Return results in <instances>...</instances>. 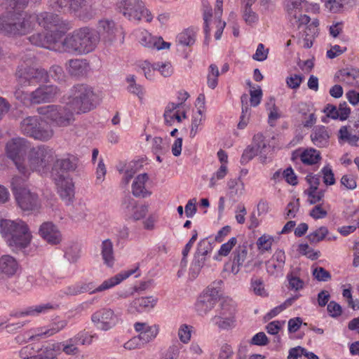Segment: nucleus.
<instances>
[{
    "instance_id": "nucleus-1",
    "label": "nucleus",
    "mask_w": 359,
    "mask_h": 359,
    "mask_svg": "<svg viewBox=\"0 0 359 359\" xmlns=\"http://www.w3.org/2000/svg\"><path fill=\"white\" fill-rule=\"evenodd\" d=\"M99 41V34L95 29L83 27L68 34L60 41L59 51L76 55L86 54L96 48Z\"/></svg>"
},
{
    "instance_id": "nucleus-2",
    "label": "nucleus",
    "mask_w": 359,
    "mask_h": 359,
    "mask_svg": "<svg viewBox=\"0 0 359 359\" xmlns=\"http://www.w3.org/2000/svg\"><path fill=\"white\" fill-rule=\"evenodd\" d=\"M34 29L32 14L6 12L0 15V32L9 36L26 35Z\"/></svg>"
},
{
    "instance_id": "nucleus-3",
    "label": "nucleus",
    "mask_w": 359,
    "mask_h": 359,
    "mask_svg": "<svg viewBox=\"0 0 359 359\" xmlns=\"http://www.w3.org/2000/svg\"><path fill=\"white\" fill-rule=\"evenodd\" d=\"M0 231L2 236L6 239L8 245L13 248V251L27 248L31 241V233L27 225L22 221L16 222L1 219Z\"/></svg>"
},
{
    "instance_id": "nucleus-4",
    "label": "nucleus",
    "mask_w": 359,
    "mask_h": 359,
    "mask_svg": "<svg viewBox=\"0 0 359 359\" xmlns=\"http://www.w3.org/2000/svg\"><path fill=\"white\" fill-rule=\"evenodd\" d=\"M95 97L91 86L84 83L76 84L71 89L67 105L76 114L86 113L95 108Z\"/></svg>"
},
{
    "instance_id": "nucleus-5",
    "label": "nucleus",
    "mask_w": 359,
    "mask_h": 359,
    "mask_svg": "<svg viewBox=\"0 0 359 359\" xmlns=\"http://www.w3.org/2000/svg\"><path fill=\"white\" fill-rule=\"evenodd\" d=\"M21 133L29 137L40 141H48L53 135L50 126L37 116H27L20 123Z\"/></svg>"
},
{
    "instance_id": "nucleus-6",
    "label": "nucleus",
    "mask_w": 359,
    "mask_h": 359,
    "mask_svg": "<svg viewBox=\"0 0 359 359\" xmlns=\"http://www.w3.org/2000/svg\"><path fill=\"white\" fill-rule=\"evenodd\" d=\"M116 5L118 12L130 21L138 22L142 18H145L146 21L150 22L153 19L151 13L140 0H119Z\"/></svg>"
},
{
    "instance_id": "nucleus-7",
    "label": "nucleus",
    "mask_w": 359,
    "mask_h": 359,
    "mask_svg": "<svg viewBox=\"0 0 359 359\" xmlns=\"http://www.w3.org/2000/svg\"><path fill=\"white\" fill-rule=\"evenodd\" d=\"M222 283V280L213 282L198 297L195 308L200 316L206 315L218 302L222 295L221 285Z\"/></svg>"
},
{
    "instance_id": "nucleus-8",
    "label": "nucleus",
    "mask_w": 359,
    "mask_h": 359,
    "mask_svg": "<svg viewBox=\"0 0 359 359\" xmlns=\"http://www.w3.org/2000/svg\"><path fill=\"white\" fill-rule=\"evenodd\" d=\"M37 111L39 114L46 116L53 123L59 127L69 126L74 120L72 110L65 107L57 105H48L39 107Z\"/></svg>"
},
{
    "instance_id": "nucleus-9",
    "label": "nucleus",
    "mask_w": 359,
    "mask_h": 359,
    "mask_svg": "<svg viewBox=\"0 0 359 359\" xmlns=\"http://www.w3.org/2000/svg\"><path fill=\"white\" fill-rule=\"evenodd\" d=\"M27 149V141L20 137L12 139L6 145L7 156L15 163L19 172L25 176L27 172L29 174V170L20 161L26 154Z\"/></svg>"
},
{
    "instance_id": "nucleus-10",
    "label": "nucleus",
    "mask_w": 359,
    "mask_h": 359,
    "mask_svg": "<svg viewBox=\"0 0 359 359\" xmlns=\"http://www.w3.org/2000/svg\"><path fill=\"white\" fill-rule=\"evenodd\" d=\"M138 269L139 265H137L134 269H130L128 271L121 272L115 275L114 276L104 280L100 286L95 288L93 283L77 284L79 294L84 292H89L90 294H93L95 292L108 290L119 284L123 280L126 279L127 278L135 273L138 270Z\"/></svg>"
},
{
    "instance_id": "nucleus-11",
    "label": "nucleus",
    "mask_w": 359,
    "mask_h": 359,
    "mask_svg": "<svg viewBox=\"0 0 359 359\" xmlns=\"http://www.w3.org/2000/svg\"><path fill=\"white\" fill-rule=\"evenodd\" d=\"M16 76L18 83L25 86L50 81L49 74L44 69L24 67L23 65L18 67Z\"/></svg>"
},
{
    "instance_id": "nucleus-12",
    "label": "nucleus",
    "mask_w": 359,
    "mask_h": 359,
    "mask_svg": "<svg viewBox=\"0 0 359 359\" xmlns=\"http://www.w3.org/2000/svg\"><path fill=\"white\" fill-rule=\"evenodd\" d=\"M53 160L54 151L44 145L33 148L29 156L30 168L39 172L47 168Z\"/></svg>"
},
{
    "instance_id": "nucleus-13",
    "label": "nucleus",
    "mask_w": 359,
    "mask_h": 359,
    "mask_svg": "<svg viewBox=\"0 0 359 359\" xmlns=\"http://www.w3.org/2000/svg\"><path fill=\"white\" fill-rule=\"evenodd\" d=\"M34 18V27L37 22L39 26L51 33L64 32L68 29V24L57 14L50 12H41L39 14H32Z\"/></svg>"
},
{
    "instance_id": "nucleus-14",
    "label": "nucleus",
    "mask_w": 359,
    "mask_h": 359,
    "mask_svg": "<svg viewBox=\"0 0 359 359\" xmlns=\"http://www.w3.org/2000/svg\"><path fill=\"white\" fill-rule=\"evenodd\" d=\"M31 348L29 346H25L20 351V355L22 359H57V355L61 352V344L59 343H48L41 346L36 351V355L27 356V354H31L29 351Z\"/></svg>"
},
{
    "instance_id": "nucleus-15",
    "label": "nucleus",
    "mask_w": 359,
    "mask_h": 359,
    "mask_svg": "<svg viewBox=\"0 0 359 359\" xmlns=\"http://www.w3.org/2000/svg\"><path fill=\"white\" fill-rule=\"evenodd\" d=\"M64 36V32L55 33H36L30 36L28 39L36 46L59 50L60 39Z\"/></svg>"
},
{
    "instance_id": "nucleus-16",
    "label": "nucleus",
    "mask_w": 359,
    "mask_h": 359,
    "mask_svg": "<svg viewBox=\"0 0 359 359\" xmlns=\"http://www.w3.org/2000/svg\"><path fill=\"white\" fill-rule=\"evenodd\" d=\"M91 320L98 329L107 331L116 325L118 318L111 309L103 308L92 315Z\"/></svg>"
},
{
    "instance_id": "nucleus-17",
    "label": "nucleus",
    "mask_w": 359,
    "mask_h": 359,
    "mask_svg": "<svg viewBox=\"0 0 359 359\" xmlns=\"http://www.w3.org/2000/svg\"><path fill=\"white\" fill-rule=\"evenodd\" d=\"M15 198L18 206L23 211H36L41 207L38 195L29 189L16 193Z\"/></svg>"
},
{
    "instance_id": "nucleus-18",
    "label": "nucleus",
    "mask_w": 359,
    "mask_h": 359,
    "mask_svg": "<svg viewBox=\"0 0 359 359\" xmlns=\"http://www.w3.org/2000/svg\"><path fill=\"white\" fill-rule=\"evenodd\" d=\"M58 88L53 85H41L32 92V104L52 102L58 94Z\"/></svg>"
},
{
    "instance_id": "nucleus-19",
    "label": "nucleus",
    "mask_w": 359,
    "mask_h": 359,
    "mask_svg": "<svg viewBox=\"0 0 359 359\" xmlns=\"http://www.w3.org/2000/svg\"><path fill=\"white\" fill-rule=\"evenodd\" d=\"M339 142H347L352 147L359 146V119L352 125L343 126L338 133Z\"/></svg>"
},
{
    "instance_id": "nucleus-20",
    "label": "nucleus",
    "mask_w": 359,
    "mask_h": 359,
    "mask_svg": "<svg viewBox=\"0 0 359 359\" xmlns=\"http://www.w3.org/2000/svg\"><path fill=\"white\" fill-rule=\"evenodd\" d=\"M41 237L50 245H57L62 241V233L58 227L51 222H43L39 230Z\"/></svg>"
},
{
    "instance_id": "nucleus-21",
    "label": "nucleus",
    "mask_w": 359,
    "mask_h": 359,
    "mask_svg": "<svg viewBox=\"0 0 359 359\" xmlns=\"http://www.w3.org/2000/svg\"><path fill=\"white\" fill-rule=\"evenodd\" d=\"M248 245L247 243L238 245L231 254L232 264L231 272L236 275L238 273L242 266H248V263H245L248 259Z\"/></svg>"
},
{
    "instance_id": "nucleus-22",
    "label": "nucleus",
    "mask_w": 359,
    "mask_h": 359,
    "mask_svg": "<svg viewBox=\"0 0 359 359\" xmlns=\"http://www.w3.org/2000/svg\"><path fill=\"white\" fill-rule=\"evenodd\" d=\"M97 32L100 37L101 36L105 41L112 42L116 39V34L121 32V29L114 20L103 19L98 22Z\"/></svg>"
},
{
    "instance_id": "nucleus-23",
    "label": "nucleus",
    "mask_w": 359,
    "mask_h": 359,
    "mask_svg": "<svg viewBox=\"0 0 359 359\" xmlns=\"http://www.w3.org/2000/svg\"><path fill=\"white\" fill-rule=\"evenodd\" d=\"M55 183L58 187V192L62 198L70 201L74 196V184L68 175L59 174L54 177Z\"/></svg>"
},
{
    "instance_id": "nucleus-24",
    "label": "nucleus",
    "mask_w": 359,
    "mask_h": 359,
    "mask_svg": "<svg viewBox=\"0 0 359 359\" xmlns=\"http://www.w3.org/2000/svg\"><path fill=\"white\" fill-rule=\"evenodd\" d=\"M19 269L20 264L15 257L9 255L0 257V276L2 278L13 277Z\"/></svg>"
},
{
    "instance_id": "nucleus-25",
    "label": "nucleus",
    "mask_w": 359,
    "mask_h": 359,
    "mask_svg": "<svg viewBox=\"0 0 359 359\" xmlns=\"http://www.w3.org/2000/svg\"><path fill=\"white\" fill-rule=\"evenodd\" d=\"M49 6L58 12L78 11L86 4V0H49Z\"/></svg>"
},
{
    "instance_id": "nucleus-26",
    "label": "nucleus",
    "mask_w": 359,
    "mask_h": 359,
    "mask_svg": "<svg viewBox=\"0 0 359 359\" xmlns=\"http://www.w3.org/2000/svg\"><path fill=\"white\" fill-rule=\"evenodd\" d=\"M58 305L51 303L41 304L29 306L22 311H16L11 313V316L16 318H21L27 316H36L41 313H47L50 311L55 310Z\"/></svg>"
},
{
    "instance_id": "nucleus-27",
    "label": "nucleus",
    "mask_w": 359,
    "mask_h": 359,
    "mask_svg": "<svg viewBox=\"0 0 359 359\" xmlns=\"http://www.w3.org/2000/svg\"><path fill=\"white\" fill-rule=\"evenodd\" d=\"M310 137L315 146L320 148L327 147L330 143V132L324 126H317L312 130Z\"/></svg>"
},
{
    "instance_id": "nucleus-28",
    "label": "nucleus",
    "mask_w": 359,
    "mask_h": 359,
    "mask_svg": "<svg viewBox=\"0 0 359 359\" xmlns=\"http://www.w3.org/2000/svg\"><path fill=\"white\" fill-rule=\"evenodd\" d=\"M76 165L74 157L57 159L53 164V175L57 177L59 174L67 175V172L75 170Z\"/></svg>"
},
{
    "instance_id": "nucleus-29",
    "label": "nucleus",
    "mask_w": 359,
    "mask_h": 359,
    "mask_svg": "<svg viewBox=\"0 0 359 359\" xmlns=\"http://www.w3.org/2000/svg\"><path fill=\"white\" fill-rule=\"evenodd\" d=\"M88 69L89 65L86 60L72 59L66 63V69L72 76H83L86 75Z\"/></svg>"
},
{
    "instance_id": "nucleus-30",
    "label": "nucleus",
    "mask_w": 359,
    "mask_h": 359,
    "mask_svg": "<svg viewBox=\"0 0 359 359\" xmlns=\"http://www.w3.org/2000/svg\"><path fill=\"white\" fill-rule=\"evenodd\" d=\"M149 179L147 173L138 175L132 184V193L135 197L146 198L151 194L145 188V183Z\"/></svg>"
},
{
    "instance_id": "nucleus-31",
    "label": "nucleus",
    "mask_w": 359,
    "mask_h": 359,
    "mask_svg": "<svg viewBox=\"0 0 359 359\" xmlns=\"http://www.w3.org/2000/svg\"><path fill=\"white\" fill-rule=\"evenodd\" d=\"M101 255L104 264L108 267H112L114 266L115 262L114 245L110 239H106L102 241L101 245Z\"/></svg>"
},
{
    "instance_id": "nucleus-32",
    "label": "nucleus",
    "mask_w": 359,
    "mask_h": 359,
    "mask_svg": "<svg viewBox=\"0 0 359 359\" xmlns=\"http://www.w3.org/2000/svg\"><path fill=\"white\" fill-rule=\"evenodd\" d=\"M196 34L194 28H187L177 36V42L182 46H191L196 41Z\"/></svg>"
},
{
    "instance_id": "nucleus-33",
    "label": "nucleus",
    "mask_w": 359,
    "mask_h": 359,
    "mask_svg": "<svg viewBox=\"0 0 359 359\" xmlns=\"http://www.w3.org/2000/svg\"><path fill=\"white\" fill-rule=\"evenodd\" d=\"M304 4L305 1L302 0H285V9L287 13L288 20L292 18H297V14L302 12Z\"/></svg>"
},
{
    "instance_id": "nucleus-34",
    "label": "nucleus",
    "mask_w": 359,
    "mask_h": 359,
    "mask_svg": "<svg viewBox=\"0 0 359 359\" xmlns=\"http://www.w3.org/2000/svg\"><path fill=\"white\" fill-rule=\"evenodd\" d=\"M207 257L208 256L194 253L189 271V275L192 278H196L198 276L201 269L207 261Z\"/></svg>"
},
{
    "instance_id": "nucleus-35",
    "label": "nucleus",
    "mask_w": 359,
    "mask_h": 359,
    "mask_svg": "<svg viewBox=\"0 0 359 359\" xmlns=\"http://www.w3.org/2000/svg\"><path fill=\"white\" fill-rule=\"evenodd\" d=\"M67 325V321L65 320H60L57 323H54L50 325L48 328H46L45 331H42L40 332H38L35 334V336H32L30 339H33L35 337H50L55 333H57L62 329H64Z\"/></svg>"
},
{
    "instance_id": "nucleus-36",
    "label": "nucleus",
    "mask_w": 359,
    "mask_h": 359,
    "mask_svg": "<svg viewBox=\"0 0 359 359\" xmlns=\"http://www.w3.org/2000/svg\"><path fill=\"white\" fill-rule=\"evenodd\" d=\"M251 146L255 147V150L260 155L262 161L265 162V159L266 158L265 149L267 146L265 142L264 137L262 133H257L254 135Z\"/></svg>"
},
{
    "instance_id": "nucleus-37",
    "label": "nucleus",
    "mask_w": 359,
    "mask_h": 359,
    "mask_svg": "<svg viewBox=\"0 0 359 359\" xmlns=\"http://www.w3.org/2000/svg\"><path fill=\"white\" fill-rule=\"evenodd\" d=\"M337 74L338 77L340 78V81L348 84H352L353 81L359 77V70L353 68L340 69Z\"/></svg>"
},
{
    "instance_id": "nucleus-38",
    "label": "nucleus",
    "mask_w": 359,
    "mask_h": 359,
    "mask_svg": "<svg viewBox=\"0 0 359 359\" xmlns=\"http://www.w3.org/2000/svg\"><path fill=\"white\" fill-rule=\"evenodd\" d=\"M321 158L320 154L315 149H306L300 156L301 161L306 165H313Z\"/></svg>"
},
{
    "instance_id": "nucleus-39",
    "label": "nucleus",
    "mask_w": 359,
    "mask_h": 359,
    "mask_svg": "<svg viewBox=\"0 0 359 359\" xmlns=\"http://www.w3.org/2000/svg\"><path fill=\"white\" fill-rule=\"evenodd\" d=\"M2 6L7 12H20L27 6V0H4Z\"/></svg>"
},
{
    "instance_id": "nucleus-40",
    "label": "nucleus",
    "mask_w": 359,
    "mask_h": 359,
    "mask_svg": "<svg viewBox=\"0 0 359 359\" xmlns=\"http://www.w3.org/2000/svg\"><path fill=\"white\" fill-rule=\"evenodd\" d=\"M328 233V229L326 226H323L310 233L306 238L310 243H318L325 239Z\"/></svg>"
},
{
    "instance_id": "nucleus-41",
    "label": "nucleus",
    "mask_w": 359,
    "mask_h": 359,
    "mask_svg": "<svg viewBox=\"0 0 359 359\" xmlns=\"http://www.w3.org/2000/svg\"><path fill=\"white\" fill-rule=\"evenodd\" d=\"M242 17L245 23L250 26L257 24L259 21V15L252 10V7L241 8Z\"/></svg>"
},
{
    "instance_id": "nucleus-42",
    "label": "nucleus",
    "mask_w": 359,
    "mask_h": 359,
    "mask_svg": "<svg viewBox=\"0 0 359 359\" xmlns=\"http://www.w3.org/2000/svg\"><path fill=\"white\" fill-rule=\"evenodd\" d=\"M95 337L96 334H89L88 332L83 330L77 333L72 338H70V342L76 343V345H90L93 341V339Z\"/></svg>"
},
{
    "instance_id": "nucleus-43",
    "label": "nucleus",
    "mask_w": 359,
    "mask_h": 359,
    "mask_svg": "<svg viewBox=\"0 0 359 359\" xmlns=\"http://www.w3.org/2000/svg\"><path fill=\"white\" fill-rule=\"evenodd\" d=\"M155 303L156 301L152 297H144L134 300L133 305L138 311H142L153 308Z\"/></svg>"
},
{
    "instance_id": "nucleus-44",
    "label": "nucleus",
    "mask_w": 359,
    "mask_h": 359,
    "mask_svg": "<svg viewBox=\"0 0 359 359\" xmlns=\"http://www.w3.org/2000/svg\"><path fill=\"white\" fill-rule=\"evenodd\" d=\"M211 323L221 329H229L231 327L234 322L233 316L225 317L216 315L210 320Z\"/></svg>"
},
{
    "instance_id": "nucleus-45",
    "label": "nucleus",
    "mask_w": 359,
    "mask_h": 359,
    "mask_svg": "<svg viewBox=\"0 0 359 359\" xmlns=\"http://www.w3.org/2000/svg\"><path fill=\"white\" fill-rule=\"evenodd\" d=\"M219 76V71L217 66L215 64L210 65L208 69V74L207 76L208 86L211 89H215L218 83V76Z\"/></svg>"
},
{
    "instance_id": "nucleus-46",
    "label": "nucleus",
    "mask_w": 359,
    "mask_h": 359,
    "mask_svg": "<svg viewBox=\"0 0 359 359\" xmlns=\"http://www.w3.org/2000/svg\"><path fill=\"white\" fill-rule=\"evenodd\" d=\"M158 334L156 326L147 327L144 331L142 332L137 336L142 344L144 345L154 339Z\"/></svg>"
},
{
    "instance_id": "nucleus-47",
    "label": "nucleus",
    "mask_w": 359,
    "mask_h": 359,
    "mask_svg": "<svg viewBox=\"0 0 359 359\" xmlns=\"http://www.w3.org/2000/svg\"><path fill=\"white\" fill-rule=\"evenodd\" d=\"M24 177L20 176H15L11 180V187L12 191L13 192L14 196H15L16 193L20 192L24 189H27V188L25 186V178H27L30 174L29 171V174L27 172V175L25 176L23 173H22Z\"/></svg>"
},
{
    "instance_id": "nucleus-48",
    "label": "nucleus",
    "mask_w": 359,
    "mask_h": 359,
    "mask_svg": "<svg viewBox=\"0 0 359 359\" xmlns=\"http://www.w3.org/2000/svg\"><path fill=\"white\" fill-rule=\"evenodd\" d=\"M237 243V238L231 237L226 243H223L218 251L217 255L215 257V259H218V257H226L229 255L233 248Z\"/></svg>"
},
{
    "instance_id": "nucleus-49",
    "label": "nucleus",
    "mask_w": 359,
    "mask_h": 359,
    "mask_svg": "<svg viewBox=\"0 0 359 359\" xmlns=\"http://www.w3.org/2000/svg\"><path fill=\"white\" fill-rule=\"evenodd\" d=\"M127 81L130 83L128 86V90L130 93L136 95L140 100L142 99L144 95L143 87L136 83L134 76H129L126 79Z\"/></svg>"
},
{
    "instance_id": "nucleus-50",
    "label": "nucleus",
    "mask_w": 359,
    "mask_h": 359,
    "mask_svg": "<svg viewBox=\"0 0 359 359\" xmlns=\"http://www.w3.org/2000/svg\"><path fill=\"white\" fill-rule=\"evenodd\" d=\"M235 313V306L233 302L230 300H224L220 304V309L219 311V316L229 317L233 316Z\"/></svg>"
},
{
    "instance_id": "nucleus-51",
    "label": "nucleus",
    "mask_w": 359,
    "mask_h": 359,
    "mask_svg": "<svg viewBox=\"0 0 359 359\" xmlns=\"http://www.w3.org/2000/svg\"><path fill=\"white\" fill-rule=\"evenodd\" d=\"M213 250L212 243L208 238L201 240L197 244L195 253L208 256Z\"/></svg>"
},
{
    "instance_id": "nucleus-52",
    "label": "nucleus",
    "mask_w": 359,
    "mask_h": 359,
    "mask_svg": "<svg viewBox=\"0 0 359 359\" xmlns=\"http://www.w3.org/2000/svg\"><path fill=\"white\" fill-rule=\"evenodd\" d=\"M275 261L276 263L271 264L270 266L273 269H282L285 262V255L284 251L280 250L275 252L272 257L271 262Z\"/></svg>"
},
{
    "instance_id": "nucleus-53",
    "label": "nucleus",
    "mask_w": 359,
    "mask_h": 359,
    "mask_svg": "<svg viewBox=\"0 0 359 359\" xmlns=\"http://www.w3.org/2000/svg\"><path fill=\"white\" fill-rule=\"evenodd\" d=\"M313 276L320 282H327L331 280V273L323 267L317 266L313 270Z\"/></svg>"
},
{
    "instance_id": "nucleus-54",
    "label": "nucleus",
    "mask_w": 359,
    "mask_h": 359,
    "mask_svg": "<svg viewBox=\"0 0 359 359\" xmlns=\"http://www.w3.org/2000/svg\"><path fill=\"white\" fill-rule=\"evenodd\" d=\"M251 288L254 293L257 295L265 297L267 293L265 290L264 282L261 278H252L251 279Z\"/></svg>"
},
{
    "instance_id": "nucleus-55",
    "label": "nucleus",
    "mask_w": 359,
    "mask_h": 359,
    "mask_svg": "<svg viewBox=\"0 0 359 359\" xmlns=\"http://www.w3.org/2000/svg\"><path fill=\"white\" fill-rule=\"evenodd\" d=\"M48 74H49V79L51 78L55 81H62L65 77L63 69L57 65L51 66Z\"/></svg>"
},
{
    "instance_id": "nucleus-56",
    "label": "nucleus",
    "mask_w": 359,
    "mask_h": 359,
    "mask_svg": "<svg viewBox=\"0 0 359 359\" xmlns=\"http://www.w3.org/2000/svg\"><path fill=\"white\" fill-rule=\"evenodd\" d=\"M204 11H203V20H204V32L205 34V38H207L210 35V27L208 25V22L211 20L212 17V7L207 3H203Z\"/></svg>"
},
{
    "instance_id": "nucleus-57",
    "label": "nucleus",
    "mask_w": 359,
    "mask_h": 359,
    "mask_svg": "<svg viewBox=\"0 0 359 359\" xmlns=\"http://www.w3.org/2000/svg\"><path fill=\"white\" fill-rule=\"evenodd\" d=\"M65 257L71 263H75L80 257L79 249L76 245H72L66 248Z\"/></svg>"
},
{
    "instance_id": "nucleus-58",
    "label": "nucleus",
    "mask_w": 359,
    "mask_h": 359,
    "mask_svg": "<svg viewBox=\"0 0 359 359\" xmlns=\"http://www.w3.org/2000/svg\"><path fill=\"white\" fill-rule=\"evenodd\" d=\"M15 97L25 105H32V92L28 93L20 88L16 89L14 93Z\"/></svg>"
},
{
    "instance_id": "nucleus-59",
    "label": "nucleus",
    "mask_w": 359,
    "mask_h": 359,
    "mask_svg": "<svg viewBox=\"0 0 359 359\" xmlns=\"http://www.w3.org/2000/svg\"><path fill=\"white\" fill-rule=\"evenodd\" d=\"M321 173L323 175V182L326 185H333L335 184L334 175L330 165L323 167L321 170Z\"/></svg>"
},
{
    "instance_id": "nucleus-60",
    "label": "nucleus",
    "mask_w": 359,
    "mask_h": 359,
    "mask_svg": "<svg viewBox=\"0 0 359 359\" xmlns=\"http://www.w3.org/2000/svg\"><path fill=\"white\" fill-rule=\"evenodd\" d=\"M299 251L301 254L307 256L311 260L317 259L320 256V252H314L307 243H302L299 245Z\"/></svg>"
},
{
    "instance_id": "nucleus-61",
    "label": "nucleus",
    "mask_w": 359,
    "mask_h": 359,
    "mask_svg": "<svg viewBox=\"0 0 359 359\" xmlns=\"http://www.w3.org/2000/svg\"><path fill=\"white\" fill-rule=\"evenodd\" d=\"M310 18L307 15L302 14V12L297 14V18H292L289 20L290 22L293 27H297L299 29L301 26L308 25L310 22Z\"/></svg>"
},
{
    "instance_id": "nucleus-62",
    "label": "nucleus",
    "mask_w": 359,
    "mask_h": 359,
    "mask_svg": "<svg viewBox=\"0 0 359 359\" xmlns=\"http://www.w3.org/2000/svg\"><path fill=\"white\" fill-rule=\"evenodd\" d=\"M316 32H309L307 29L302 34V39H299V43H302L304 48H310L313 46V41L315 38Z\"/></svg>"
},
{
    "instance_id": "nucleus-63",
    "label": "nucleus",
    "mask_w": 359,
    "mask_h": 359,
    "mask_svg": "<svg viewBox=\"0 0 359 359\" xmlns=\"http://www.w3.org/2000/svg\"><path fill=\"white\" fill-rule=\"evenodd\" d=\"M61 344V351L65 353L67 355H76L79 353V349L76 346V343L70 342V339H68L66 342H62Z\"/></svg>"
},
{
    "instance_id": "nucleus-64",
    "label": "nucleus",
    "mask_w": 359,
    "mask_h": 359,
    "mask_svg": "<svg viewBox=\"0 0 359 359\" xmlns=\"http://www.w3.org/2000/svg\"><path fill=\"white\" fill-rule=\"evenodd\" d=\"M153 69L158 70L164 77L170 76L172 74V69L170 63L156 62L153 65Z\"/></svg>"
}]
</instances>
